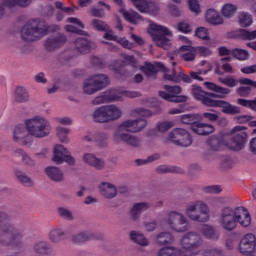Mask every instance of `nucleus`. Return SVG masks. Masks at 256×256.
<instances>
[{"instance_id": "f03ea898", "label": "nucleus", "mask_w": 256, "mask_h": 256, "mask_svg": "<svg viewBox=\"0 0 256 256\" xmlns=\"http://www.w3.org/2000/svg\"><path fill=\"white\" fill-rule=\"evenodd\" d=\"M204 85L209 89V91H214V93L205 92L201 87L194 85L192 86V95H194L195 99L201 101L202 105H206V107H211L213 97L223 99L225 95H229L231 93L229 88L221 87L213 82H205Z\"/></svg>"}, {"instance_id": "79ce46f5", "label": "nucleus", "mask_w": 256, "mask_h": 256, "mask_svg": "<svg viewBox=\"0 0 256 256\" xmlns=\"http://www.w3.org/2000/svg\"><path fill=\"white\" fill-rule=\"evenodd\" d=\"M130 239L131 241L137 243V245H141L142 247H147V245H149V240L141 232L131 231Z\"/></svg>"}, {"instance_id": "c9c22d12", "label": "nucleus", "mask_w": 256, "mask_h": 256, "mask_svg": "<svg viewBox=\"0 0 256 256\" xmlns=\"http://www.w3.org/2000/svg\"><path fill=\"white\" fill-rule=\"evenodd\" d=\"M120 13L125 21H128V23H131L132 25H137L139 21H143L141 15L133 10L127 11L125 9H121Z\"/></svg>"}, {"instance_id": "0e129e2a", "label": "nucleus", "mask_w": 256, "mask_h": 256, "mask_svg": "<svg viewBox=\"0 0 256 256\" xmlns=\"http://www.w3.org/2000/svg\"><path fill=\"white\" fill-rule=\"evenodd\" d=\"M175 124L171 121H165V122H160L157 124L156 129L160 133H165V131H169V129H172Z\"/></svg>"}, {"instance_id": "680f3d73", "label": "nucleus", "mask_w": 256, "mask_h": 256, "mask_svg": "<svg viewBox=\"0 0 256 256\" xmlns=\"http://www.w3.org/2000/svg\"><path fill=\"white\" fill-rule=\"evenodd\" d=\"M107 139H109L107 134L95 132V143H97L99 147H105V145H107Z\"/></svg>"}, {"instance_id": "4be33fe9", "label": "nucleus", "mask_w": 256, "mask_h": 256, "mask_svg": "<svg viewBox=\"0 0 256 256\" xmlns=\"http://www.w3.org/2000/svg\"><path fill=\"white\" fill-rule=\"evenodd\" d=\"M210 107H220L222 109V113H226L227 115H237L241 113V109L239 107L231 105L227 101L223 100H212Z\"/></svg>"}, {"instance_id": "e2e57ef3", "label": "nucleus", "mask_w": 256, "mask_h": 256, "mask_svg": "<svg viewBox=\"0 0 256 256\" xmlns=\"http://www.w3.org/2000/svg\"><path fill=\"white\" fill-rule=\"evenodd\" d=\"M238 105H242V107H247L248 109H252V111H256V99L254 100H246L243 98H239L237 100Z\"/></svg>"}, {"instance_id": "4d7b16f0", "label": "nucleus", "mask_w": 256, "mask_h": 256, "mask_svg": "<svg viewBox=\"0 0 256 256\" xmlns=\"http://www.w3.org/2000/svg\"><path fill=\"white\" fill-rule=\"evenodd\" d=\"M197 119H199L198 114H185L180 117L181 122L184 125H193V123L197 122Z\"/></svg>"}, {"instance_id": "5701e85b", "label": "nucleus", "mask_w": 256, "mask_h": 256, "mask_svg": "<svg viewBox=\"0 0 256 256\" xmlns=\"http://www.w3.org/2000/svg\"><path fill=\"white\" fill-rule=\"evenodd\" d=\"M75 48L78 53H90L92 49H95L97 45H95V42L89 41L86 38L80 37L77 38L74 42Z\"/></svg>"}, {"instance_id": "8fccbe9b", "label": "nucleus", "mask_w": 256, "mask_h": 256, "mask_svg": "<svg viewBox=\"0 0 256 256\" xmlns=\"http://www.w3.org/2000/svg\"><path fill=\"white\" fill-rule=\"evenodd\" d=\"M200 231L202 235L206 237V239H219V235L217 234V232H215V228H213L212 226L203 225L200 228Z\"/></svg>"}, {"instance_id": "a19ab883", "label": "nucleus", "mask_w": 256, "mask_h": 256, "mask_svg": "<svg viewBox=\"0 0 256 256\" xmlns=\"http://www.w3.org/2000/svg\"><path fill=\"white\" fill-rule=\"evenodd\" d=\"M92 119L95 123H109L107 120V114L105 106L98 107L92 114Z\"/></svg>"}, {"instance_id": "0eeeda50", "label": "nucleus", "mask_w": 256, "mask_h": 256, "mask_svg": "<svg viewBox=\"0 0 256 256\" xmlns=\"http://www.w3.org/2000/svg\"><path fill=\"white\" fill-rule=\"evenodd\" d=\"M25 235V231L15 228V225H4L0 228V246L11 247V245H19Z\"/></svg>"}, {"instance_id": "de8ad7c7", "label": "nucleus", "mask_w": 256, "mask_h": 256, "mask_svg": "<svg viewBox=\"0 0 256 256\" xmlns=\"http://www.w3.org/2000/svg\"><path fill=\"white\" fill-rule=\"evenodd\" d=\"M156 256H189V255L179 254V250L173 247H164L158 250Z\"/></svg>"}, {"instance_id": "20e7f679", "label": "nucleus", "mask_w": 256, "mask_h": 256, "mask_svg": "<svg viewBox=\"0 0 256 256\" xmlns=\"http://www.w3.org/2000/svg\"><path fill=\"white\" fill-rule=\"evenodd\" d=\"M59 26H43L41 23H37V21L32 20L26 23L21 31L20 35L24 41H37V39H41V37H45L49 31H58Z\"/></svg>"}, {"instance_id": "4468645a", "label": "nucleus", "mask_w": 256, "mask_h": 256, "mask_svg": "<svg viewBox=\"0 0 256 256\" xmlns=\"http://www.w3.org/2000/svg\"><path fill=\"white\" fill-rule=\"evenodd\" d=\"M114 143H125L129 147H141V138L137 135L130 134L127 130L116 128L113 134Z\"/></svg>"}, {"instance_id": "f257e3e1", "label": "nucleus", "mask_w": 256, "mask_h": 256, "mask_svg": "<svg viewBox=\"0 0 256 256\" xmlns=\"http://www.w3.org/2000/svg\"><path fill=\"white\" fill-rule=\"evenodd\" d=\"M218 223L224 231H235L237 229V223L242 227H249L251 225V215L243 206H225L220 211Z\"/></svg>"}, {"instance_id": "c85d7f7f", "label": "nucleus", "mask_w": 256, "mask_h": 256, "mask_svg": "<svg viewBox=\"0 0 256 256\" xmlns=\"http://www.w3.org/2000/svg\"><path fill=\"white\" fill-rule=\"evenodd\" d=\"M100 193L105 199H115L117 197V187L109 182H102L99 185Z\"/></svg>"}, {"instance_id": "a878e982", "label": "nucleus", "mask_w": 256, "mask_h": 256, "mask_svg": "<svg viewBox=\"0 0 256 256\" xmlns=\"http://www.w3.org/2000/svg\"><path fill=\"white\" fill-rule=\"evenodd\" d=\"M28 7L31 5V0H0V17L5 15V7Z\"/></svg>"}, {"instance_id": "7ed1b4c3", "label": "nucleus", "mask_w": 256, "mask_h": 256, "mask_svg": "<svg viewBox=\"0 0 256 256\" xmlns=\"http://www.w3.org/2000/svg\"><path fill=\"white\" fill-rule=\"evenodd\" d=\"M24 125L28 135L36 139H43V137H48L51 133V122L45 116L37 115L27 119Z\"/></svg>"}, {"instance_id": "5fc2aeb1", "label": "nucleus", "mask_w": 256, "mask_h": 256, "mask_svg": "<svg viewBox=\"0 0 256 256\" xmlns=\"http://www.w3.org/2000/svg\"><path fill=\"white\" fill-rule=\"evenodd\" d=\"M91 27L100 32L109 31V25L100 19H93L91 21Z\"/></svg>"}, {"instance_id": "2f4dec72", "label": "nucleus", "mask_w": 256, "mask_h": 256, "mask_svg": "<svg viewBox=\"0 0 256 256\" xmlns=\"http://www.w3.org/2000/svg\"><path fill=\"white\" fill-rule=\"evenodd\" d=\"M104 109L106 111V118L108 123L111 121H117V119H121L123 115V111H121V108H119L117 105H106L104 106Z\"/></svg>"}, {"instance_id": "cd10ccee", "label": "nucleus", "mask_w": 256, "mask_h": 256, "mask_svg": "<svg viewBox=\"0 0 256 256\" xmlns=\"http://www.w3.org/2000/svg\"><path fill=\"white\" fill-rule=\"evenodd\" d=\"M191 130L196 135H211L215 131V126L203 122L193 123Z\"/></svg>"}, {"instance_id": "b1692460", "label": "nucleus", "mask_w": 256, "mask_h": 256, "mask_svg": "<svg viewBox=\"0 0 256 256\" xmlns=\"http://www.w3.org/2000/svg\"><path fill=\"white\" fill-rule=\"evenodd\" d=\"M143 73H145L146 77H150L152 79H155L157 73L159 71H165V66L159 62L154 63H146L142 67Z\"/></svg>"}, {"instance_id": "052dcab7", "label": "nucleus", "mask_w": 256, "mask_h": 256, "mask_svg": "<svg viewBox=\"0 0 256 256\" xmlns=\"http://www.w3.org/2000/svg\"><path fill=\"white\" fill-rule=\"evenodd\" d=\"M16 153H18V155L22 157L24 165H28V167H33L35 165V161H33V159L30 156H28L27 153H25L23 150L18 149L16 150Z\"/></svg>"}, {"instance_id": "6e6d98bb", "label": "nucleus", "mask_w": 256, "mask_h": 256, "mask_svg": "<svg viewBox=\"0 0 256 256\" xmlns=\"http://www.w3.org/2000/svg\"><path fill=\"white\" fill-rule=\"evenodd\" d=\"M236 11H237V6L233 4H225L221 9V13L223 17H228V18L233 17Z\"/></svg>"}, {"instance_id": "a211bd4d", "label": "nucleus", "mask_w": 256, "mask_h": 256, "mask_svg": "<svg viewBox=\"0 0 256 256\" xmlns=\"http://www.w3.org/2000/svg\"><path fill=\"white\" fill-rule=\"evenodd\" d=\"M147 127V120L143 118H138L135 120H125L120 123L117 128L128 131V133H139Z\"/></svg>"}, {"instance_id": "69168bd1", "label": "nucleus", "mask_w": 256, "mask_h": 256, "mask_svg": "<svg viewBox=\"0 0 256 256\" xmlns=\"http://www.w3.org/2000/svg\"><path fill=\"white\" fill-rule=\"evenodd\" d=\"M239 35L244 41H253V39L256 38V30L249 32L245 29H242L240 30Z\"/></svg>"}, {"instance_id": "f3484780", "label": "nucleus", "mask_w": 256, "mask_h": 256, "mask_svg": "<svg viewBox=\"0 0 256 256\" xmlns=\"http://www.w3.org/2000/svg\"><path fill=\"white\" fill-rule=\"evenodd\" d=\"M54 163L61 165V163H68V165H75V158L71 156V153L65 146L58 144L54 147V155L52 158Z\"/></svg>"}, {"instance_id": "1a4fd4ad", "label": "nucleus", "mask_w": 256, "mask_h": 256, "mask_svg": "<svg viewBox=\"0 0 256 256\" xmlns=\"http://www.w3.org/2000/svg\"><path fill=\"white\" fill-rule=\"evenodd\" d=\"M185 213L186 217L191 221H197L198 223H207L209 221V206L201 200L189 203Z\"/></svg>"}, {"instance_id": "473e14b6", "label": "nucleus", "mask_w": 256, "mask_h": 256, "mask_svg": "<svg viewBox=\"0 0 256 256\" xmlns=\"http://www.w3.org/2000/svg\"><path fill=\"white\" fill-rule=\"evenodd\" d=\"M36 255H49L51 253V244L47 240H38L32 246Z\"/></svg>"}, {"instance_id": "e433bc0d", "label": "nucleus", "mask_w": 256, "mask_h": 256, "mask_svg": "<svg viewBox=\"0 0 256 256\" xmlns=\"http://www.w3.org/2000/svg\"><path fill=\"white\" fill-rule=\"evenodd\" d=\"M68 23L73 24V25L66 26V31H68V33H77L78 35H83V30H80V29H83L85 26L79 19L68 18Z\"/></svg>"}, {"instance_id": "aec40b11", "label": "nucleus", "mask_w": 256, "mask_h": 256, "mask_svg": "<svg viewBox=\"0 0 256 256\" xmlns=\"http://www.w3.org/2000/svg\"><path fill=\"white\" fill-rule=\"evenodd\" d=\"M140 13H150V15H159V4L147 0H131Z\"/></svg>"}, {"instance_id": "2eb2a0df", "label": "nucleus", "mask_w": 256, "mask_h": 256, "mask_svg": "<svg viewBox=\"0 0 256 256\" xmlns=\"http://www.w3.org/2000/svg\"><path fill=\"white\" fill-rule=\"evenodd\" d=\"M164 89L167 92H163V91L159 92V96L162 99H165L166 101H169L170 103H185V101H187V96H185V95L178 96L181 93L180 86L165 85Z\"/></svg>"}, {"instance_id": "774afa93", "label": "nucleus", "mask_w": 256, "mask_h": 256, "mask_svg": "<svg viewBox=\"0 0 256 256\" xmlns=\"http://www.w3.org/2000/svg\"><path fill=\"white\" fill-rule=\"evenodd\" d=\"M131 115H132V117H135V115H140L141 117H151V115H153V113L150 112L149 109L137 108V109L132 110Z\"/></svg>"}, {"instance_id": "ea45409f", "label": "nucleus", "mask_w": 256, "mask_h": 256, "mask_svg": "<svg viewBox=\"0 0 256 256\" xmlns=\"http://www.w3.org/2000/svg\"><path fill=\"white\" fill-rule=\"evenodd\" d=\"M91 239H93L91 232H80L72 236V241L76 245H83V243H87V241H91Z\"/></svg>"}, {"instance_id": "49530a36", "label": "nucleus", "mask_w": 256, "mask_h": 256, "mask_svg": "<svg viewBox=\"0 0 256 256\" xmlns=\"http://www.w3.org/2000/svg\"><path fill=\"white\" fill-rule=\"evenodd\" d=\"M238 19L241 27H251L253 25V16L247 12H240Z\"/></svg>"}, {"instance_id": "864d4df0", "label": "nucleus", "mask_w": 256, "mask_h": 256, "mask_svg": "<svg viewBox=\"0 0 256 256\" xmlns=\"http://www.w3.org/2000/svg\"><path fill=\"white\" fill-rule=\"evenodd\" d=\"M232 57L238 61H247L249 59V52L245 49H232Z\"/></svg>"}, {"instance_id": "9d476101", "label": "nucleus", "mask_w": 256, "mask_h": 256, "mask_svg": "<svg viewBox=\"0 0 256 256\" xmlns=\"http://www.w3.org/2000/svg\"><path fill=\"white\" fill-rule=\"evenodd\" d=\"M109 85V77L105 74H97L88 77L83 83V92L86 95H93L97 91L105 89Z\"/></svg>"}, {"instance_id": "f704fd0d", "label": "nucleus", "mask_w": 256, "mask_h": 256, "mask_svg": "<svg viewBox=\"0 0 256 256\" xmlns=\"http://www.w3.org/2000/svg\"><path fill=\"white\" fill-rule=\"evenodd\" d=\"M205 19L210 25H223V17L215 9H208Z\"/></svg>"}, {"instance_id": "ddd939ff", "label": "nucleus", "mask_w": 256, "mask_h": 256, "mask_svg": "<svg viewBox=\"0 0 256 256\" xmlns=\"http://www.w3.org/2000/svg\"><path fill=\"white\" fill-rule=\"evenodd\" d=\"M203 245V238L197 232H188L180 239V247L183 251L191 253Z\"/></svg>"}, {"instance_id": "4c0bfd02", "label": "nucleus", "mask_w": 256, "mask_h": 256, "mask_svg": "<svg viewBox=\"0 0 256 256\" xmlns=\"http://www.w3.org/2000/svg\"><path fill=\"white\" fill-rule=\"evenodd\" d=\"M51 243H61L65 239V230L60 227L53 228L48 234Z\"/></svg>"}, {"instance_id": "58836bf2", "label": "nucleus", "mask_w": 256, "mask_h": 256, "mask_svg": "<svg viewBox=\"0 0 256 256\" xmlns=\"http://www.w3.org/2000/svg\"><path fill=\"white\" fill-rule=\"evenodd\" d=\"M180 51L181 57L184 61H195V56L197 55L195 47L191 45H184L180 48Z\"/></svg>"}, {"instance_id": "6ab92c4d", "label": "nucleus", "mask_w": 256, "mask_h": 256, "mask_svg": "<svg viewBox=\"0 0 256 256\" xmlns=\"http://www.w3.org/2000/svg\"><path fill=\"white\" fill-rule=\"evenodd\" d=\"M240 253L246 256H255L256 236L254 234H246L240 242Z\"/></svg>"}, {"instance_id": "412c9836", "label": "nucleus", "mask_w": 256, "mask_h": 256, "mask_svg": "<svg viewBox=\"0 0 256 256\" xmlns=\"http://www.w3.org/2000/svg\"><path fill=\"white\" fill-rule=\"evenodd\" d=\"M65 41H67L65 35L61 33H56L47 38L45 42V48L47 49V51H55V49L63 47V45H65Z\"/></svg>"}, {"instance_id": "c756f323", "label": "nucleus", "mask_w": 256, "mask_h": 256, "mask_svg": "<svg viewBox=\"0 0 256 256\" xmlns=\"http://www.w3.org/2000/svg\"><path fill=\"white\" fill-rule=\"evenodd\" d=\"M221 83L223 85H226V87H237L240 85H255V81L248 79V78H240L239 80H236L233 78V76H228L225 78H222Z\"/></svg>"}, {"instance_id": "7c9ffc66", "label": "nucleus", "mask_w": 256, "mask_h": 256, "mask_svg": "<svg viewBox=\"0 0 256 256\" xmlns=\"http://www.w3.org/2000/svg\"><path fill=\"white\" fill-rule=\"evenodd\" d=\"M150 207L151 205L147 202L134 204L130 210V217L132 221H137L139 217H141V213H144V211H147Z\"/></svg>"}, {"instance_id": "dca6fc26", "label": "nucleus", "mask_w": 256, "mask_h": 256, "mask_svg": "<svg viewBox=\"0 0 256 256\" xmlns=\"http://www.w3.org/2000/svg\"><path fill=\"white\" fill-rule=\"evenodd\" d=\"M247 129L245 126H236L232 129L231 133L234 134L229 147L232 151H241L245 145L247 134L244 132Z\"/></svg>"}, {"instance_id": "bf43d9fd", "label": "nucleus", "mask_w": 256, "mask_h": 256, "mask_svg": "<svg viewBox=\"0 0 256 256\" xmlns=\"http://www.w3.org/2000/svg\"><path fill=\"white\" fill-rule=\"evenodd\" d=\"M58 215L62 219H65L66 221H73V212L69 210V208L60 207L58 208Z\"/></svg>"}, {"instance_id": "bb28decb", "label": "nucleus", "mask_w": 256, "mask_h": 256, "mask_svg": "<svg viewBox=\"0 0 256 256\" xmlns=\"http://www.w3.org/2000/svg\"><path fill=\"white\" fill-rule=\"evenodd\" d=\"M82 159L86 165H90V167H94V169H98L99 171L105 167V161L97 158L93 153H85Z\"/></svg>"}, {"instance_id": "423d86ee", "label": "nucleus", "mask_w": 256, "mask_h": 256, "mask_svg": "<svg viewBox=\"0 0 256 256\" xmlns=\"http://www.w3.org/2000/svg\"><path fill=\"white\" fill-rule=\"evenodd\" d=\"M125 97H128L129 99H135V97H139V93L121 89H110L102 93L100 96L94 98L92 100V105H103V103H115L123 101Z\"/></svg>"}, {"instance_id": "a18cd8bd", "label": "nucleus", "mask_w": 256, "mask_h": 256, "mask_svg": "<svg viewBox=\"0 0 256 256\" xmlns=\"http://www.w3.org/2000/svg\"><path fill=\"white\" fill-rule=\"evenodd\" d=\"M98 5H101L103 8H92L90 14L92 17H105V11H111V6L105 4L103 1L98 2Z\"/></svg>"}, {"instance_id": "c03bdc74", "label": "nucleus", "mask_w": 256, "mask_h": 256, "mask_svg": "<svg viewBox=\"0 0 256 256\" xmlns=\"http://www.w3.org/2000/svg\"><path fill=\"white\" fill-rule=\"evenodd\" d=\"M173 241V234L171 232H161L156 236L157 245H171Z\"/></svg>"}, {"instance_id": "f8f14e48", "label": "nucleus", "mask_w": 256, "mask_h": 256, "mask_svg": "<svg viewBox=\"0 0 256 256\" xmlns=\"http://www.w3.org/2000/svg\"><path fill=\"white\" fill-rule=\"evenodd\" d=\"M168 143H173L179 147H191L193 145V138L191 134L183 128H174L167 138Z\"/></svg>"}, {"instance_id": "9b49d317", "label": "nucleus", "mask_w": 256, "mask_h": 256, "mask_svg": "<svg viewBox=\"0 0 256 256\" xmlns=\"http://www.w3.org/2000/svg\"><path fill=\"white\" fill-rule=\"evenodd\" d=\"M166 225L176 233H185L189 231V220L183 213L171 211L166 216Z\"/></svg>"}, {"instance_id": "3c124183", "label": "nucleus", "mask_w": 256, "mask_h": 256, "mask_svg": "<svg viewBox=\"0 0 256 256\" xmlns=\"http://www.w3.org/2000/svg\"><path fill=\"white\" fill-rule=\"evenodd\" d=\"M15 176H16L17 180L19 181V183H21L25 187H32L33 180H31V178L29 176L25 175V173H23V171L16 170Z\"/></svg>"}, {"instance_id": "603ef678", "label": "nucleus", "mask_w": 256, "mask_h": 256, "mask_svg": "<svg viewBox=\"0 0 256 256\" xmlns=\"http://www.w3.org/2000/svg\"><path fill=\"white\" fill-rule=\"evenodd\" d=\"M16 101L18 103H27L29 101V92L23 87L16 88Z\"/></svg>"}, {"instance_id": "13d9d810", "label": "nucleus", "mask_w": 256, "mask_h": 256, "mask_svg": "<svg viewBox=\"0 0 256 256\" xmlns=\"http://www.w3.org/2000/svg\"><path fill=\"white\" fill-rule=\"evenodd\" d=\"M12 216L7 211H0V229L5 225H13L11 223Z\"/></svg>"}, {"instance_id": "6e6552de", "label": "nucleus", "mask_w": 256, "mask_h": 256, "mask_svg": "<svg viewBox=\"0 0 256 256\" xmlns=\"http://www.w3.org/2000/svg\"><path fill=\"white\" fill-rule=\"evenodd\" d=\"M148 34L150 35L156 47H161L162 49H169V46L171 45L169 37H173V33H171V30H169V28L156 23H152L148 28Z\"/></svg>"}, {"instance_id": "09e8293b", "label": "nucleus", "mask_w": 256, "mask_h": 256, "mask_svg": "<svg viewBox=\"0 0 256 256\" xmlns=\"http://www.w3.org/2000/svg\"><path fill=\"white\" fill-rule=\"evenodd\" d=\"M69 133H71V130L64 127H57L56 128V135L60 141V143H69Z\"/></svg>"}, {"instance_id": "393cba45", "label": "nucleus", "mask_w": 256, "mask_h": 256, "mask_svg": "<svg viewBox=\"0 0 256 256\" xmlns=\"http://www.w3.org/2000/svg\"><path fill=\"white\" fill-rule=\"evenodd\" d=\"M45 173L47 177H49V179H51V181H54L55 183H61L65 181V173L59 167L48 166L45 169Z\"/></svg>"}, {"instance_id": "338daca9", "label": "nucleus", "mask_w": 256, "mask_h": 256, "mask_svg": "<svg viewBox=\"0 0 256 256\" xmlns=\"http://www.w3.org/2000/svg\"><path fill=\"white\" fill-rule=\"evenodd\" d=\"M251 87H256V82L255 85H247L237 88L238 95L240 97H249V95H251Z\"/></svg>"}, {"instance_id": "37998d69", "label": "nucleus", "mask_w": 256, "mask_h": 256, "mask_svg": "<svg viewBox=\"0 0 256 256\" xmlns=\"http://www.w3.org/2000/svg\"><path fill=\"white\" fill-rule=\"evenodd\" d=\"M192 256H223L221 248H208L197 251Z\"/></svg>"}, {"instance_id": "72a5a7b5", "label": "nucleus", "mask_w": 256, "mask_h": 256, "mask_svg": "<svg viewBox=\"0 0 256 256\" xmlns=\"http://www.w3.org/2000/svg\"><path fill=\"white\" fill-rule=\"evenodd\" d=\"M27 137V126L20 124L17 125L13 132V140L22 145H27L25 138Z\"/></svg>"}, {"instance_id": "39448f33", "label": "nucleus", "mask_w": 256, "mask_h": 256, "mask_svg": "<svg viewBox=\"0 0 256 256\" xmlns=\"http://www.w3.org/2000/svg\"><path fill=\"white\" fill-rule=\"evenodd\" d=\"M207 67L208 69L206 70L198 69L195 72H190V76L183 73L181 67L173 68L172 74H164V79L166 81H172L173 83H181V81H183L184 83H191L193 79H195L196 81H203L201 75H207L208 72L213 69V66H211L209 63H207Z\"/></svg>"}]
</instances>
